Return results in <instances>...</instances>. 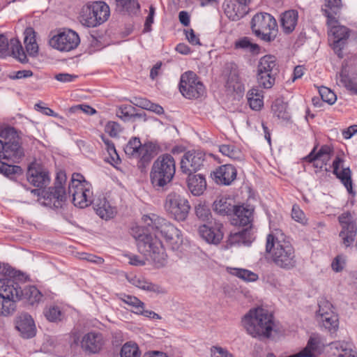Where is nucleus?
I'll use <instances>...</instances> for the list:
<instances>
[{
	"mask_svg": "<svg viewBox=\"0 0 357 357\" xmlns=\"http://www.w3.org/2000/svg\"><path fill=\"white\" fill-rule=\"evenodd\" d=\"M223 7L225 13L232 21L239 20L248 13L249 10L248 7L238 3L236 0L225 2Z\"/></svg>",
	"mask_w": 357,
	"mask_h": 357,
	"instance_id": "cd10ccee",
	"label": "nucleus"
},
{
	"mask_svg": "<svg viewBox=\"0 0 357 357\" xmlns=\"http://www.w3.org/2000/svg\"><path fill=\"white\" fill-rule=\"evenodd\" d=\"M275 75L276 74L269 72L263 74H261L260 72H257V79L259 86L264 89H271L275 84Z\"/></svg>",
	"mask_w": 357,
	"mask_h": 357,
	"instance_id": "49530a36",
	"label": "nucleus"
},
{
	"mask_svg": "<svg viewBox=\"0 0 357 357\" xmlns=\"http://www.w3.org/2000/svg\"><path fill=\"white\" fill-rule=\"evenodd\" d=\"M27 181L33 186L43 188L50 183L49 172L40 164L31 162L26 172Z\"/></svg>",
	"mask_w": 357,
	"mask_h": 357,
	"instance_id": "f3484780",
	"label": "nucleus"
},
{
	"mask_svg": "<svg viewBox=\"0 0 357 357\" xmlns=\"http://www.w3.org/2000/svg\"><path fill=\"white\" fill-rule=\"evenodd\" d=\"M80 43L79 35L71 29L64 30L52 36L50 45L60 52H70L77 47Z\"/></svg>",
	"mask_w": 357,
	"mask_h": 357,
	"instance_id": "4468645a",
	"label": "nucleus"
},
{
	"mask_svg": "<svg viewBox=\"0 0 357 357\" xmlns=\"http://www.w3.org/2000/svg\"><path fill=\"white\" fill-rule=\"evenodd\" d=\"M275 75L276 74L269 72L263 74H261L260 72H257V79L259 86L264 89H271L275 84Z\"/></svg>",
	"mask_w": 357,
	"mask_h": 357,
	"instance_id": "de8ad7c7",
	"label": "nucleus"
},
{
	"mask_svg": "<svg viewBox=\"0 0 357 357\" xmlns=\"http://www.w3.org/2000/svg\"><path fill=\"white\" fill-rule=\"evenodd\" d=\"M333 153V148L328 145H323L317 152L315 151V154L318 156V158H319L326 166L330 160Z\"/></svg>",
	"mask_w": 357,
	"mask_h": 357,
	"instance_id": "864d4df0",
	"label": "nucleus"
},
{
	"mask_svg": "<svg viewBox=\"0 0 357 357\" xmlns=\"http://www.w3.org/2000/svg\"><path fill=\"white\" fill-rule=\"evenodd\" d=\"M266 252L278 267L291 270L297 264L295 249L281 229H275L266 236Z\"/></svg>",
	"mask_w": 357,
	"mask_h": 357,
	"instance_id": "7ed1b4c3",
	"label": "nucleus"
},
{
	"mask_svg": "<svg viewBox=\"0 0 357 357\" xmlns=\"http://www.w3.org/2000/svg\"><path fill=\"white\" fill-rule=\"evenodd\" d=\"M33 75L31 70H22L13 72L8 75L10 79H20L32 77Z\"/></svg>",
	"mask_w": 357,
	"mask_h": 357,
	"instance_id": "69168bd1",
	"label": "nucleus"
},
{
	"mask_svg": "<svg viewBox=\"0 0 357 357\" xmlns=\"http://www.w3.org/2000/svg\"><path fill=\"white\" fill-rule=\"evenodd\" d=\"M223 226L221 223H215V226L203 225L199 227V233L206 242L218 244L223 238L222 231Z\"/></svg>",
	"mask_w": 357,
	"mask_h": 357,
	"instance_id": "4be33fe9",
	"label": "nucleus"
},
{
	"mask_svg": "<svg viewBox=\"0 0 357 357\" xmlns=\"http://www.w3.org/2000/svg\"><path fill=\"white\" fill-rule=\"evenodd\" d=\"M135 110V108L131 105H122L118 109L116 115L124 120H128L132 117Z\"/></svg>",
	"mask_w": 357,
	"mask_h": 357,
	"instance_id": "052dcab7",
	"label": "nucleus"
},
{
	"mask_svg": "<svg viewBox=\"0 0 357 357\" xmlns=\"http://www.w3.org/2000/svg\"><path fill=\"white\" fill-rule=\"evenodd\" d=\"M105 344L103 335L100 332H89L85 334L82 340V348L89 354H98Z\"/></svg>",
	"mask_w": 357,
	"mask_h": 357,
	"instance_id": "6ab92c4d",
	"label": "nucleus"
},
{
	"mask_svg": "<svg viewBox=\"0 0 357 357\" xmlns=\"http://www.w3.org/2000/svg\"><path fill=\"white\" fill-rule=\"evenodd\" d=\"M22 172V169L18 165H8L3 161L0 163V173L8 177H11L16 174H21Z\"/></svg>",
	"mask_w": 357,
	"mask_h": 357,
	"instance_id": "3c124183",
	"label": "nucleus"
},
{
	"mask_svg": "<svg viewBox=\"0 0 357 357\" xmlns=\"http://www.w3.org/2000/svg\"><path fill=\"white\" fill-rule=\"evenodd\" d=\"M134 284L136 287H139V289L148 291H151L157 294H162L165 292V291L160 286L149 282L144 280V278H135L134 280Z\"/></svg>",
	"mask_w": 357,
	"mask_h": 357,
	"instance_id": "79ce46f5",
	"label": "nucleus"
},
{
	"mask_svg": "<svg viewBox=\"0 0 357 357\" xmlns=\"http://www.w3.org/2000/svg\"><path fill=\"white\" fill-rule=\"evenodd\" d=\"M335 24H336L328 25L329 26L331 27V31L332 32V34L334 38L332 44V48L333 49L335 54H337L340 58H342V50L349 36V30L347 27L344 26Z\"/></svg>",
	"mask_w": 357,
	"mask_h": 357,
	"instance_id": "a211bd4d",
	"label": "nucleus"
},
{
	"mask_svg": "<svg viewBox=\"0 0 357 357\" xmlns=\"http://www.w3.org/2000/svg\"><path fill=\"white\" fill-rule=\"evenodd\" d=\"M340 82L351 93L357 95V74L349 75L346 71L342 70L340 74Z\"/></svg>",
	"mask_w": 357,
	"mask_h": 357,
	"instance_id": "58836bf2",
	"label": "nucleus"
},
{
	"mask_svg": "<svg viewBox=\"0 0 357 357\" xmlns=\"http://www.w3.org/2000/svg\"><path fill=\"white\" fill-rule=\"evenodd\" d=\"M230 273L246 282H255L257 280V274L243 268H231Z\"/></svg>",
	"mask_w": 357,
	"mask_h": 357,
	"instance_id": "a18cd8bd",
	"label": "nucleus"
},
{
	"mask_svg": "<svg viewBox=\"0 0 357 357\" xmlns=\"http://www.w3.org/2000/svg\"><path fill=\"white\" fill-rule=\"evenodd\" d=\"M235 49H242L249 50L252 54H259L260 52V47L256 43H253L251 39L248 37H243L236 40L234 44Z\"/></svg>",
	"mask_w": 357,
	"mask_h": 357,
	"instance_id": "ea45409f",
	"label": "nucleus"
},
{
	"mask_svg": "<svg viewBox=\"0 0 357 357\" xmlns=\"http://www.w3.org/2000/svg\"><path fill=\"white\" fill-rule=\"evenodd\" d=\"M66 195L67 197H72L73 204L79 208H84L92 203L90 184L79 173L73 174Z\"/></svg>",
	"mask_w": 357,
	"mask_h": 357,
	"instance_id": "1a4fd4ad",
	"label": "nucleus"
},
{
	"mask_svg": "<svg viewBox=\"0 0 357 357\" xmlns=\"http://www.w3.org/2000/svg\"><path fill=\"white\" fill-rule=\"evenodd\" d=\"M324 8H321V11L327 18V25L337 24V20L335 16L340 13L342 8V0H324Z\"/></svg>",
	"mask_w": 357,
	"mask_h": 357,
	"instance_id": "a878e982",
	"label": "nucleus"
},
{
	"mask_svg": "<svg viewBox=\"0 0 357 357\" xmlns=\"http://www.w3.org/2000/svg\"><path fill=\"white\" fill-rule=\"evenodd\" d=\"M66 174L64 172L60 171L56 174L54 186L47 190L32 189L31 192L36 196L43 197L46 201L45 204L53 206L56 208H62L67 201L66 191L64 184L66 181Z\"/></svg>",
	"mask_w": 357,
	"mask_h": 357,
	"instance_id": "0eeeda50",
	"label": "nucleus"
},
{
	"mask_svg": "<svg viewBox=\"0 0 357 357\" xmlns=\"http://www.w3.org/2000/svg\"><path fill=\"white\" fill-rule=\"evenodd\" d=\"M353 347L350 342L337 341L331 344V349L336 350L333 351V355L337 357H357V353L353 350Z\"/></svg>",
	"mask_w": 357,
	"mask_h": 357,
	"instance_id": "c756f323",
	"label": "nucleus"
},
{
	"mask_svg": "<svg viewBox=\"0 0 357 357\" xmlns=\"http://www.w3.org/2000/svg\"><path fill=\"white\" fill-rule=\"evenodd\" d=\"M187 186L194 196L202 195L206 189V181L203 174H189L187 178Z\"/></svg>",
	"mask_w": 357,
	"mask_h": 357,
	"instance_id": "bb28decb",
	"label": "nucleus"
},
{
	"mask_svg": "<svg viewBox=\"0 0 357 357\" xmlns=\"http://www.w3.org/2000/svg\"><path fill=\"white\" fill-rule=\"evenodd\" d=\"M109 16L110 9L105 1H89L82 7L79 20L87 27H96L105 23Z\"/></svg>",
	"mask_w": 357,
	"mask_h": 357,
	"instance_id": "6e6552de",
	"label": "nucleus"
},
{
	"mask_svg": "<svg viewBox=\"0 0 357 357\" xmlns=\"http://www.w3.org/2000/svg\"><path fill=\"white\" fill-rule=\"evenodd\" d=\"M319 310L317 312L318 313V316H319L320 317L323 316V314L325 313H328L329 312H334L333 310V305L327 300L326 299H321L319 301Z\"/></svg>",
	"mask_w": 357,
	"mask_h": 357,
	"instance_id": "680f3d73",
	"label": "nucleus"
},
{
	"mask_svg": "<svg viewBox=\"0 0 357 357\" xmlns=\"http://www.w3.org/2000/svg\"><path fill=\"white\" fill-rule=\"evenodd\" d=\"M158 148V146L151 142L142 144L139 137H132L129 139L123 150L129 158L138 160L137 167L141 171H143L156 154Z\"/></svg>",
	"mask_w": 357,
	"mask_h": 357,
	"instance_id": "423d86ee",
	"label": "nucleus"
},
{
	"mask_svg": "<svg viewBox=\"0 0 357 357\" xmlns=\"http://www.w3.org/2000/svg\"><path fill=\"white\" fill-rule=\"evenodd\" d=\"M317 147H314L312 151L304 158V160L309 162L312 163V165L314 168L322 169L326 165L324 163H323L322 161L320 160L319 158H318V156L315 154Z\"/></svg>",
	"mask_w": 357,
	"mask_h": 357,
	"instance_id": "6e6d98bb",
	"label": "nucleus"
},
{
	"mask_svg": "<svg viewBox=\"0 0 357 357\" xmlns=\"http://www.w3.org/2000/svg\"><path fill=\"white\" fill-rule=\"evenodd\" d=\"M298 13L294 10L285 11L281 15L280 22L283 31L286 33H291L297 24Z\"/></svg>",
	"mask_w": 357,
	"mask_h": 357,
	"instance_id": "2f4dec72",
	"label": "nucleus"
},
{
	"mask_svg": "<svg viewBox=\"0 0 357 357\" xmlns=\"http://www.w3.org/2000/svg\"><path fill=\"white\" fill-rule=\"evenodd\" d=\"M0 274L3 275V278L0 279V281L6 279H13L17 282V278L20 275V272L17 271L8 264L4 263H0Z\"/></svg>",
	"mask_w": 357,
	"mask_h": 357,
	"instance_id": "8fccbe9b",
	"label": "nucleus"
},
{
	"mask_svg": "<svg viewBox=\"0 0 357 357\" xmlns=\"http://www.w3.org/2000/svg\"><path fill=\"white\" fill-rule=\"evenodd\" d=\"M226 69L229 71L226 85L228 88L235 90L236 84H239L241 81L238 66L235 63L231 62L227 64Z\"/></svg>",
	"mask_w": 357,
	"mask_h": 357,
	"instance_id": "c9c22d12",
	"label": "nucleus"
},
{
	"mask_svg": "<svg viewBox=\"0 0 357 357\" xmlns=\"http://www.w3.org/2000/svg\"><path fill=\"white\" fill-rule=\"evenodd\" d=\"M0 137L4 139L3 145L7 160L15 162L24 156L20 137L13 127L0 126Z\"/></svg>",
	"mask_w": 357,
	"mask_h": 357,
	"instance_id": "9b49d317",
	"label": "nucleus"
},
{
	"mask_svg": "<svg viewBox=\"0 0 357 357\" xmlns=\"http://www.w3.org/2000/svg\"><path fill=\"white\" fill-rule=\"evenodd\" d=\"M164 207L165 211L177 221L185 220L190 210L188 199L176 192L167 194Z\"/></svg>",
	"mask_w": 357,
	"mask_h": 357,
	"instance_id": "f8f14e48",
	"label": "nucleus"
},
{
	"mask_svg": "<svg viewBox=\"0 0 357 357\" xmlns=\"http://www.w3.org/2000/svg\"><path fill=\"white\" fill-rule=\"evenodd\" d=\"M118 2L128 14L135 13L139 9V4L137 0H118Z\"/></svg>",
	"mask_w": 357,
	"mask_h": 357,
	"instance_id": "5fc2aeb1",
	"label": "nucleus"
},
{
	"mask_svg": "<svg viewBox=\"0 0 357 357\" xmlns=\"http://www.w3.org/2000/svg\"><path fill=\"white\" fill-rule=\"evenodd\" d=\"M241 323L249 335L260 340L269 338L275 326L273 314L260 307L250 309Z\"/></svg>",
	"mask_w": 357,
	"mask_h": 357,
	"instance_id": "20e7f679",
	"label": "nucleus"
},
{
	"mask_svg": "<svg viewBox=\"0 0 357 357\" xmlns=\"http://www.w3.org/2000/svg\"><path fill=\"white\" fill-rule=\"evenodd\" d=\"M205 161V154L199 151H188L182 156L180 169L185 174H193L201 169Z\"/></svg>",
	"mask_w": 357,
	"mask_h": 357,
	"instance_id": "2eb2a0df",
	"label": "nucleus"
},
{
	"mask_svg": "<svg viewBox=\"0 0 357 357\" xmlns=\"http://www.w3.org/2000/svg\"><path fill=\"white\" fill-rule=\"evenodd\" d=\"M287 109V104L280 98L276 99L271 105V110L273 115L278 119L284 121L289 120L290 118V115Z\"/></svg>",
	"mask_w": 357,
	"mask_h": 357,
	"instance_id": "4c0bfd02",
	"label": "nucleus"
},
{
	"mask_svg": "<svg viewBox=\"0 0 357 357\" xmlns=\"http://www.w3.org/2000/svg\"><path fill=\"white\" fill-rule=\"evenodd\" d=\"M9 45L13 56L20 63H26L29 60L20 40L12 38L9 43L8 38L3 34H0V57L4 58L9 54Z\"/></svg>",
	"mask_w": 357,
	"mask_h": 357,
	"instance_id": "dca6fc26",
	"label": "nucleus"
},
{
	"mask_svg": "<svg viewBox=\"0 0 357 357\" xmlns=\"http://www.w3.org/2000/svg\"><path fill=\"white\" fill-rule=\"evenodd\" d=\"M219 151L233 160H240L243 156L241 150L232 144H222L219 146Z\"/></svg>",
	"mask_w": 357,
	"mask_h": 357,
	"instance_id": "37998d69",
	"label": "nucleus"
},
{
	"mask_svg": "<svg viewBox=\"0 0 357 357\" xmlns=\"http://www.w3.org/2000/svg\"><path fill=\"white\" fill-rule=\"evenodd\" d=\"M253 210L243 206H236L231 215V224L239 227H252Z\"/></svg>",
	"mask_w": 357,
	"mask_h": 357,
	"instance_id": "393cba45",
	"label": "nucleus"
},
{
	"mask_svg": "<svg viewBox=\"0 0 357 357\" xmlns=\"http://www.w3.org/2000/svg\"><path fill=\"white\" fill-rule=\"evenodd\" d=\"M320 318L322 326L330 333H334L337 331L339 328V319L336 313H325Z\"/></svg>",
	"mask_w": 357,
	"mask_h": 357,
	"instance_id": "e433bc0d",
	"label": "nucleus"
},
{
	"mask_svg": "<svg viewBox=\"0 0 357 357\" xmlns=\"http://www.w3.org/2000/svg\"><path fill=\"white\" fill-rule=\"evenodd\" d=\"M142 220L143 226H137L131 229V235L136 241L138 250L150 257L158 267L163 266L167 255L160 237L169 243H177L181 231L166 219L155 213L144 215Z\"/></svg>",
	"mask_w": 357,
	"mask_h": 357,
	"instance_id": "f257e3e1",
	"label": "nucleus"
},
{
	"mask_svg": "<svg viewBox=\"0 0 357 357\" xmlns=\"http://www.w3.org/2000/svg\"><path fill=\"white\" fill-rule=\"evenodd\" d=\"M93 206L96 213L102 219L107 220L112 218L116 213L115 208L112 207L105 197L95 201Z\"/></svg>",
	"mask_w": 357,
	"mask_h": 357,
	"instance_id": "7c9ffc66",
	"label": "nucleus"
},
{
	"mask_svg": "<svg viewBox=\"0 0 357 357\" xmlns=\"http://www.w3.org/2000/svg\"><path fill=\"white\" fill-rule=\"evenodd\" d=\"M179 91L188 99H197L205 93V86L192 71H187L181 75Z\"/></svg>",
	"mask_w": 357,
	"mask_h": 357,
	"instance_id": "ddd939ff",
	"label": "nucleus"
},
{
	"mask_svg": "<svg viewBox=\"0 0 357 357\" xmlns=\"http://www.w3.org/2000/svg\"><path fill=\"white\" fill-rule=\"evenodd\" d=\"M176 172V162L169 153L160 155L152 165L150 180L155 188H164L173 179Z\"/></svg>",
	"mask_w": 357,
	"mask_h": 357,
	"instance_id": "39448f33",
	"label": "nucleus"
},
{
	"mask_svg": "<svg viewBox=\"0 0 357 357\" xmlns=\"http://www.w3.org/2000/svg\"><path fill=\"white\" fill-rule=\"evenodd\" d=\"M123 301L133 307L137 314L139 313V312H140L139 310H142V308L144 306V303L135 296L125 295Z\"/></svg>",
	"mask_w": 357,
	"mask_h": 357,
	"instance_id": "13d9d810",
	"label": "nucleus"
},
{
	"mask_svg": "<svg viewBox=\"0 0 357 357\" xmlns=\"http://www.w3.org/2000/svg\"><path fill=\"white\" fill-rule=\"evenodd\" d=\"M24 43L29 55L36 56L38 52V46L36 40V32L32 27L25 29Z\"/></svg>",
	"mask_w": 357,
	"mask_h": 357,
	"instance_id": "473e14b6",
	"label": "nucleus"
},
{
	"mask_svg": "<svg viewBox=\"0 0 357 357\" xmlns=\"http://www.w3.org/2000/svg\"><path fill=\"white\" fill-rule=\"evenodd\" d=\"M195 214L202 221H207L211 217V213L208 206L204 204H198L195 206Z\"/></svg>",
	"mask_w": 357,
	"mask_h": 357,
	"instance_id": "4d7b16f0",
	"label": "nucleus"
},
{
	"mask_svg": "<svg viewBox=\"0 0 357 357\" xmlns=\"http://www.w3.org/2000/svg\"><path fill=\"white\" fill-rule=\"evenodd\" d=\"M319 93L321 100L329 105H333L337 100L335 93L329 88L321 86L319 88Z\"/></svg>",
	"mask_w": 357,
	"mask_h": 357,
	"instance_id": "603ef678",
	"label": "nucleus"
},
{
	"mask_svg": "<svg viewBox=\"0 0 357 357\" xmlns=\"http://www.w3.org/2000/svg\"><path fill=\"white\" fill-rule=\"evenodd\" d=\"M255 239L254 231L250 227L231 231L227 241L229 246H249Z\"/></svg>",
	"mask_w": 357,
	"mask_h": 357,
	"instance_id": "aec40b11",
	"label": "nucleus"
},
{
	"mask_svg": "<svg viewBox=\"0 0 357 357\" xmlns=\"http://www.w3.org/2000/svg\"><path fill=\"white\" fill-rule=\"evenodd\" d=\"M251 29L257 38L263 41L270 43L276 38L278 24L271 14L259 13L255 15L252 19Z\"/></svg>",
	"mask_w": 357,
	"mask_h": 357,
	"instance_id": "9d476101",
	"label": "nucleus"
},
{
	"mask_svg": "<svg viewBox=\"0 0 357 357\" xmlns=\"http://www.w3.org/2000/svg\"><path fill=\"white\" fill-rule=\"evenodd\" d=\"M43 314L46 319L51 322H57L62 320L63 313L60 307L55 305H51L44 310Z\"/></svg>",
	"mask_w": 357,
	"mask_h": 357,
	"instance_id": "c03bdc74",
	"label": "nucleus"
},
{
	"mask_svg": "<svg viewBox=\"0 0 357 357\" xmlns=\"http://www.w3.org/2000/svg\"><path fill=\"white\" fill-rule=\"evenodd\" d=\"M120 357H141L138 345L133 342H127L121 349Z\"/></svg>",
	"mask_w": 357,
	"mask_h": 357,
	"instance_id": "a19ab883",
	"label": "nucleus"
},
{
	"mask_svg": "<svg viewBox=\"0 0 357 357\" xmlns=\"http://www.w3.org/2000/svg\"><path fill=\"white\" fill-rule=\"evenodd\" d=\"M318 341L316 338L310 337L306 346L299 351L302 357H315V353L318 350Z\"/></svg>",
	"mask_w": 357,
	"mask_h": 357,
	"instance_id": "09e8293b",
	"label": "nucleus"
},
{
	"mask_svg": "<svg viewBox=\"0 0 357 357\" xmlns=\"http://www.w3.org/2000/svg\"><path fill=\"white\" fill-rule=\"evenodd\" d=\"M235 206L234 200L225 197H218L213 204V211L221 215H231Z\"/></svg>",
	"mask_w": 357,
	"mask_h": 357,
	"instance_id": "c85d7f7f",
	"label": "nucleus"
},
{
	"mask_svg": "<svg viewBox=\"0 0 357 357\" xmlns=\"http://www.w3.org/2000/svg\"><path fill=\"white\" fill-rule=\"evenodd\" d=\"M121 130L120 125L114 121H109L105 126V132L112 137H116Z\"/></svg>",
	"mask_w": 357,
	"mask_h": 357,
	"instance_id": "0e129e2a",
	"label": "nucleus"
},
{
	"mask_svg": "<svg viewBox=\"0 0 357 357\" xmlns=\"http://www.w3.org/2000/svg\"><path fill=\"white\" fill-rule=\"evenodd\" d=\"M213 174L216 183L229 185L236 179L237 170L231 165H224L218 167Z\"/></svg>",
	"mask_w": 357,
	"mask_h": 357,
	"instance_id": "5701e85b",
	"label": "nucleus"
},
{
	"mask_svg": "<svg viewBox=\"0 0 357 357\" xmlns=\"http://www.w3.org/2000/svg\"><path fill=\"white\" fill-rule=\"evenodd\" d=\"M155 8L153 5H151L149 7V13L148 16L146 17L145 23H144V32H149L151 31V25L153 23V17L155 15Z\"/></svg>",
	"mask_w": 357,
	"mask_h": 357,
	"instance_id": "338daca9",
	"label": "nucleus"
},
{
	"mask_svg": "<svg viewBox=\"0 0 357 357\" xmlns=\"http://www.w3.org/2000/svg\"><path fill=\"white\" fill-rule=\"evenodd\" d=\"M344 160L337 156L333 162V173L339 178L349 192H352L351 172L349 167H342Z\"/></svg>",
	"mask_w": 357,
	"mask_h": 357,
	"instance_id": "b1692460",
	"label": "nucleus"
},
{
	"mask_svg": "<svg viewBox=\"0 0 357 357\" xmlns=\"http://www.w3.org/2000/svg\"><path fill=\"white\" fill-rule=\"evenodd\" d=\"M346 266V257L343 255H337L331 263L332 270L335 273L342 272Z\"/></svg>",
	"mask_w": 357,
	"mask_h": 357,
	"instance_id": "bf43d9fd",
	"label": "nucleus"
},
{
	"mask_svg": "<svg viewBox=\"0 0 357 357\" xmlns=\"http://www.w3.org/2000/svg\"><path fill=\"white\" fill-rule=\"evenodd\" d=\"M261 92V91L256 88H252L248 92V102L252 109L258 111L263 107L264 100Z\"/></svg>",
	"mask_w": 357,
	"mask_h": 357,
	"instance_id": "f704fd0d",
	"label": "nucleus"
},
{
	"mask_svg": "<svg viewBox=\"0 0 357 357\" xmlns=\"http://www.w3.org/2000/svg\"><path fill=\"white\" fill-rule=\"evenodd\" d=\"M257 72H260L261 74L267 72L276 74L278 72L276 58L270 54L262 56L257 65Z\"/></svg>",
	"mask_w": 357,
	"mask_h": 357,
	"instance_id": "72a5a7b5",
	"label": "nucleus"
},
{
	"mask_svg": "<svg viewBox=\"0 0 357 357\" xmlns=\"http://www.w3.org/2000/svg\"><path fill=\"white\" fill-rule=\"evenodd\" d=\"M211 357H234V356L221 347H214Z\"/></svg>",
	"mask_w": 357,
	"mask_h": 357,
	"instance_id": "774afa93",
	"label": "nucleus"
},
{
	"mask_svg": "<svg viewBox=\"0 0 357 357\" xmlns=\"http://www.w3.org/2000/svg\"><path fill=\"white\" fill-rule=\"evenodd\" d=\"M15 328L25 339L32 338L36 334L34 321L27 313H22L17 317Z\"/></svg>",
	"mask_w": 357,
	"mask_h": 357,
	"instance_id": "412c9836",
	"label": "nucleus"
},
{
	"mask_svg": "<svg viewBox=\"0 0 357 357\" xmlns=\"http://www.w3.org/2000/svg\"><path fill=\"white\" fill-rule=\"evenodd\" d=\"M41 292L34 286L24 289L18 282L13 279L0 281V315L8 317L16 310L17 303L20 300L26 301L29 304H38L43 298Z\"/></svg>",
	"mask_w": 357,
	"mask_h": 357,
	"instance_id": "f03ea898",
	"label": "nucleus"
},
{
	"mask_svg": "<svg viewBox=\"0 0 357 357\" xmlns=\"http://www.w3.org/2000/svg\"><path fill=\"white\" fill-rule=\"evenodd\" d=\"M101 139L104 142L106 146L107 151L111 156L112 159L114 160L115 156L119 159V155L113 142L109 139L108 138L105 137L104 135L101 136Z\"/></svg>",
	"mask_w": 357,
	"mask_h": 357,
	"instance_id": "e2e57ef3",
	"label": "nucleus"
}]
</instances>
